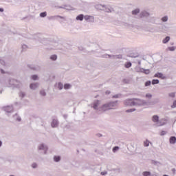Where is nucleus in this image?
Instances as JSON below:
<instances>
[{
	"instance_id": "1",
	"label": "nucleus",
	"mask_w": 176,
	"mask_h": 176,
	"mask_svg": "<svg viewBox=\"0 0 176 176\" xmlns=\"http://www.w3.org/2000/svg\"><path fill=\"white\" fill-rule=\"evenodd\" d=\"M118 105H119L118 100L110 101L102 105L101 109L103 112H106V111H111V109H116Z\"/></svg>"
},
{
	"instance_id": "2",
	"label": "nucleus",
	"mask_w": 176,
	"mask_h": 176,
	"mask_svg": "<svg viewBox=\"0 0 176 176\" xmlns=\"http://www.w3.org/2000/svg\"><path fill=\"white\" fill-rule=\"evenodd\" d=\"M7 87H19L20 86V81L15 79L8 80V83L6 84Z\"/></svg>"
},
{
	"instance_id": "3",
	"label": "nucleus",
	"mask_w": 176,
	"mask_h": 176,
	"mask_svg": "<svg viewBox=\"0 0 176 176\" xmlns=\"http://www.w3.org/2000/svg\"><path fill=\"white\" fill-rule=\"evenodd\" d=\"M47 146L45 144H41L37 147V151L39 153H43V155H46L47 153Z\"/></svg>"
},
{
	"instance_id": "4",
	"label": "nucleus",
	"mask_w": 176,
	"mask_h": 176,
	"mask_svg": "<svg viewBox=\"0 0 176 176\" xmlns=\"http://www.w3.org/2000/svg\"><path fill=\"white\" fill-rule=\"evenodd\" d=\"M133 99V107H142L144 104H146L145 100L140 98Z\"/></svg>"
},
{
	"instance_id": "5",
	"label": "nucleus",
	"mask_w": 176,
	"mask_h": 176,
	"mask_svg": "<svg viewBox=\"0 0 176 176\" xmlns=\"http://www.w3.org/2000/svg\"><path fill=\"white\" fill-rule=\"evenodd\" d=\"M101 104V100H95L93 103V105L91 106V108H94V109H95V111H102V109H101V107H100V105Z\"/></svg>"
},
{
	"instance_id": "6",
	"label": "nucleus",
	"mask_w": 176,
	"mask_h": 176,
	"mask_svg": "<svg viewBox=\"0 0 176 176\" xmlns=\"http://www.w3.org/2000/svg\"><path fill=\"white\" fill-rule=\"evenodd\" d=\"M4 111L6 113V115L10 116L12 113H13V106H6V107H4Z\"/></svg>"
},
{
	"instance_id": "7",
	"label": "nucleus",
	"mask_w": 176,
	"mask_h": 176,
	"mask_svg": "<svg viewBox=\"0 0 176 176\" xmlns=\"http://www.w3.org/2000/svg\"><path fill=\"white\" fill-rule=\"evenodd\" d=\"M124 105H125V107H134L133 99H126L125 100H124Z\"/></svg>"
},
{
	"instance_id": "8",
	"label": "nucleus",
	"mask_w": 176,
	"mask_h": 176,
	"mask_svg": "<svg viewBox=\"0 0 176 176\" xmlns=\"http://www.w3.org/2000/svg\"><path fill=\"white\" fill-rule=\"evenodd\" d=\"M103 12H105L106 13H112L113 12H115L113 8L109 6H105L103 8Z\"/></svg>"
},
{
	"instance_id": "9",
	"label": "nucleus",
	"mask_w": 176,
	"mask_h": 176,
	"mask_svg": "<svg viewBox=\"0 0 176 176\" xmlns=\"http://www.w3.org/2000/svg\"><path fill=\"white\" fill-rule=\"evenodd\" d=\"M85 21L88 23H94V16L90 15H85L84 17Z\"/></svg>"
},
{
	"instance_id": "10",
	"label": "nucleus",
	"mask_w": 176,
	"mask_h": 176,
	"mask_svg": "<svg viewBox=\"0 0 176 176\" xmlns=\"http://www.w3.org/2000/svg\"><path fill=\"white\" fill-rule=\"evenodd\" d=\"M138 72H141L142 74H145V75H149V74H151V70H149L148 69H146L144 68H140L139 71H138Z\"/></svg>"
},
{
	"instance_id": "11",
	"label": "nucleus",
	"mask_w": 176,
	"mask_h": 176,
	"mask_svg": "<svg viewBox=\"0 0 176 176\" xmlns=\"http://www.w3.org/2000/svg\"><path fill=\"white\" fill-rule=\"evenodd\" d=\"M58 19H62V20H65V17L59 16V15L51 16L50 17V20H58Z\"/></svg>"
},
{
	"instance_id": "12",
	"label": "nucleus",
	"mask_w": 176,
	"mask_h": 176,
	"mask_svg": "<svg viewBox=\"0 0 176 176\" xmlns=\"http://www.w3.org/2000/svg\"><path fill=\"white\" fill-rule=\"evenodd\" d=\"M109 58H113V60H120L122 59V55H107Z\"/></svg>"
},
{
	"instance_id": "13",
	"label": "nucleus",
	"mask_w": 176,
	"mask_h": 176,
	"mask_svg": "<svg viewBox=\"0 0 176 176\" xmlns=\"http://www.w3.org/2000/svg\"><path fill=\"white\" fill-rule=\"evenodd\" d=\"M146 21L147 23H152V24H155V21H156V19H155V17L153 16H148V18H146Z\"/></svg>"
},
{
	"instance_id": "14",
	"label": "nucleus",
	"mask_w": 176,
	"mask_h": 176,
	"mask_svg": "<svg viewBox=\"0 0 176 176\" xmlns=\"http://www.w3.org/2000/svg\"><path fill=\"white\" fill-rule=\"evenodd\" d=\"M30 87L32 90H36V89H38L39 87V83L38 82H34L30 84Z\"/></svg>"
},
{
	"instance_id": "15",
	"label": "nucleus",
	"mask_w": 176,
	"mask_h": 176,
	"mask_svg": "<svg viewBox=\"0 0 176 176\" xmlns=\"http://www.w3.org/2000/svg\"><path fill=\"white\" fill-rule=\"evenodd\" d=\"M149 12H146V11H142L140 14V16L141 17V19H142V17H146V19H148L149 17Z\"/></svg>"
},
{
	"instance_id": "16",
	"label": "nucleus",
	"mask_w": 176,
	"mask_h": 176,
	"mask_svg": "<svg viewBox=\"0 0 176 176\" xmlns=\"http://www.w3.org/2000/svg\"><path fill=\"white\" fill-rule=\"evenodd\" d=\"M146 103H144V105H155V104H157V102H159V100H157V101H146L145 100Z\"/></svg>"
},
{
	"instance_id": "17",
	"label": "nucleus",
	"mask_w": 176,
	"mask_h": 176,
	"mask_svg": "<svg viewBox=\"0 0 176 176\" xmlns=\"http://www.w3.org/2000/svg\"><path fill=\"white\" fill-rule=\"evenodd\" d=\"M154 78H160V79H166V76L162 73L158 72L154 75Z\"/></svg>"
},
{
	"instance_id": "18",
	"label": "nucleus",
	"mask_w": 176,
	"mask_h": 176,
	"mask_svg": "<svg viewBox=\"0 0 176 176\" xmlns=\"http://www.w3.org/2000/svg\"><path fill=\"white\" fill-rule=\"evenodd\" d=\"M12 119L16 122H21V118L17 113L12 115Z\"/></svg>"
},
{
	"instance_id": "19",
	"label": "nucleus",
	"mask_w": 176,
	"mask_h": 176,
	"mask_svg": "<svg viewBox=\"0 0 176 176\" xmlns=\"http://www.w3.org/2000/svg\"><path fill=\"white\" fill-rule=\"evenodd\" d=\"M105 5L102 4H96L95 6V8H96L97 10H104V7Z\"/></svg>"
},
{
	"instance_id": "20",
	"label": "nucleus",
	"mask_w": 176,
	"mask_h": 176,
	"mask_svg": "<svg viewBox=\"0 0 176 176\" xmlns=\"http://www.w3.org/2000/svg\"><path fill=\"white\" fill-rule=\"evenodd\" d=\"M52 127H57L58 126V120L54 119L51 123Z\"/></svg>"
},
{
	"instance_id": "21",
	"label": "nucleus",
	"mask_w": 176,
	"mask_h": 176,
	"mask_svg": "<svg viewBox=\"0 0 176 176\" xmlns=\"http://www.w3.org/2000/svg\"><path fill=\"white\" fill-rule=\"evenodd\" d=\"M83 19H85V15L80 14L76 16V20H77V21H83Z\"/></svg>"
},
{
	"instance_id": "22",
	"label": "nucleus",
	"mask_w": 176,
	"mask_h": 176,
	"mask_svg": "<svg viewBox=\"0 0 176 176\" xmlns=\"http://www.w3.org/2000/svg\"><path fill=\"white\" fill-rule=\"evenodd\" d=\"M170 144H175L176 142V138L175 136H171L169 139Z\"/></svg>"
},
{
	"instance_id": "23",
	"label": "nucleus",
	"mask_w": 176,
	"mask_h": 176,
	"mask_svg": "<svg viewBox=\"0 0 176 176\" xmlns=\"http://www.w3.org/2000/svg\"><path fill=\"white\" fill-rule=\"evenodd\" d=\"M170 36H167L166 38H164L163 40H162V43L164 44H166V43H168V42H170Z\"/></svg>"
},
{
	"instance_id": "24",
	"label": "nucleus",
	"mask_w": 176,
	"mask_h": 176,
	"mask_svg": "<svg viewBox=\"0 0 176 176\" xmlns=\"http://www.w3.org/2000/svg\"><path fill=\"white\" fill-rule=\"evenodd\" d=\"M152 120L154 122V123H157V122H159V116H153Z\"/></svg>"
},
{
	"instance_id": "25",
	"label": "nucleus",
	"mask_w": 176,
	"mask_h": 176,
	"mask_svg": "<svg viewBox=\"0 0 176 176\" xmlns=\"http://www.w3.org/2000/svg\"><path fill=\"white\" fill-rule=\"evenodd\" d=\"M138 13H140L139 8L135 9L132 11V14H133L134 16H137V14H138Z\"/></svg>"
},
{
	"instance_id": "26",
	"label": "nucleus",
	"mask_w": 176,
	"mask_h": 176,
	"mask_svg": "<svg viewBox=\"0 0 176 176\" xmlns=\"http://www.w3.org/2000/svg\"><path fill=\"white\" fill-rule=\"evenodd\" d=\"M60 160H61V157H60L58 155L54 157V162H56V163H58V162H60Z\"/></svg>"
},
{
	"instance_id": "27",
	"label": "nucleus",
	"mask_w": 176,
	"mask_h": 176,
	"mask_svg": "<svg viewBox=\"0 0 176 176\" xmlns=\"http://www.w3.org/2000/svg\"><path fill=\"white\" fill-rule=\"evenodd\" d=\"M64 87V85H63L62 82H58L57 85V88L58 90H63V88Z\"/></svg>"
},
{
	"instance_id": "28",
	"label": "nucleus",
	"mask_w": 176,
	"mask_h": 176,
	"mask_svg": "<svg viewBox=\"0 0 176 176\" xmlns=\"http://www.w3.org/2000/svg\"><path fill=\"white\" fill-rule=\"evenodd\" d=\"M162 21H163V23H166L167 21H168V16H164L161 19Z\"/></svg>"
},
{
	"instance_id": "29",
	"label": "nucleus",
	"mask_w": 176,
	"mask_h": 176,
	"mask_svg": "<svg viewBox=\"0 0 176 176\" xmlns=\"http://www.w3.org/2000/svg\"><path fill=\"white\" fill-rule=\"evenodd\" d=\"M40 95L42 97H46V91H45V89L41 90L40 91Z\"/></svg>"
},
{
	"instance_id": "30",
	"label": "nucleus",
	"mask_w": 176,
	"mask_h": 176,
	"mask_svg": "<svg viewBox=\"0 0 176 176\" xmlns=\"http://www.w3.org/2000/svg\"><path fill=\"white\" fill-rule=\"evenodd\" d=\"M50 60H52V61H56V60H57V55L54 54V55H52L50 57Z\"/></svg>"
},
{
	"instance_id": "31",
	"label": "nucleus",
	"mask_w": 176,
	"mask_h": 176,
	"mask_svg": "<svg viewBox=\"0 0 176 176\" xmlns=\"http://www.w3.org/2000/svg\"><path fill=\"white\" fill-rule=\"evenodd\" d=\"M64 89H65V90H68V89H71L70 84H65L64 85Z\"/></svg>"
},
{
	"instance_id": "32",
	"label": "nucleus",
	"mask_w": 176,
	"mask_h": 176,
	"mask_svg": "<svg viewBox=\"0 0 176 176\" xmlns=\"http://www.w3.org/2000/svg\"><path fill=\"white\" fill-rule=\"evenodd\" d=\"M149 144H151V142H149L148 140H146L144 142V146H149Z\"/></svg>"
},
{
	"instance_id": "33",
	"label": "nucleus",
	"mask_w": 176,
	"mask_h": 176,
	"mask_svg": "<svg viewBox=\"0 0 176 176\" xmlns=\"http://www.w3.org/2000/svg\"><path fill=\"white\" fill-rule=\"evenodd\" d=\"M143 176H151V172L149 171H144L142 173Z\"/></svg>"
},
{
	"instance_id": "34",
	"label": "nucleus",
	"mask_w": 176,
	"mask_h": 176,
	"mask_svg": "<svg viewBox=\"0 0 176 176\" xmlns=\"http://www.w3.org/2000/svg\"><path fill=\"white\" fill-rule=\"evenodd\" d=\"M159 80L158 79H153L152 80V85H159Z\"/></svg>"
},
{
	"instance_id": "35",
	"label": "nucleus",
	"mask_w": 176,
	"mask_h": 176,
	"mask_svg": "<svg viewBox=\"0 0 176 176\" xmlns=\"http://www.w3.org/2000/svg\"><path fill=\"white\" fill-rule=\"evenodd\" d=\"M120 97H122V94H118L113 95L112 96V98H120Z\"/></svg>"
},
{
	"instance_id": "36",
	"label": "nucleus",
	"mask_w": 176,
	"mask_h": 176,
	"mask_svg": "<svg viewBox=\"0 0 176 176\" xmlns=\"http://www.w3.org/2000/svg\"><path fill=\"white\" fill-rule=\"evenodd\" d=\"M46 16H47V12H46L40 13V17H46Z\"/></svg>"
},
{
	"instance_id": "37",
	"label": "nucleus",
	"mask_w": 176,
	"mask_h": 176,
	"mask_svg": "<svg viewBox=\"0 0 176 176\" xmlns=\"http://www.w3.org/2000/svg\"><path fill=\"white\" fill-rule=\"evenodd\" d=\"M136 111L135 109H129L126 110V112L127 113H130L134 112V111Z\"/></svg>"
},
{
	"instance_id": "38",
	"label": "nucleus",
	"mask_w": 176,
	"mask_h": 176,
	"mask_svg": "<svg viewBox=\"0 0 176 176\" xmlns=\"http://www.w3.org/2000/svg\"><path fill=\"white\" fill-rule=\"evenodd\" d=\"M152 164H154L155 166H157L158 164H160V162L155 161V160H152L151 161Z\"/></svg>"
},
{
	"instance_id": "39",
	"label": "nucleus",
	"mask_w": 176,
	"mask_h": 176,
	"mask_svg": "<svg viewBox=\"0 0 176 176\" xmlns=\"http://www.w3.org/2000/svg\"><path fill=\"white\" fill-rule=\"evenodd\" d=\"M131 62H128L126 63H125V68H130V67H131Z\"/></svg>"
},
{
	"instance_id": "40",
	"label": "nucleus",
	"mask_w": 176,
	"mask_h": 176,
	"mask_svg": "<svg viewBox=\"0 0 176 176\" xmlns=\"http://www.w3.org/2000/svg\"><path fill=\"white\" fill-rule=\"evenodd\" d=\"M25 96V93L23 91L19 92V97H21V98H24Z\"/></svg>"
},
{
	"instance_id": "41",
	"label": "nucleus",
	"mask_w": 176,
	"mask_h": 176,
	"mask_svg": "<svg viewBox=\"0 0 176 176\" xmlns=\"http://www.w3.org/2000/svg\"><path fill=\"white\" fill-rule=\"evenodd\" d=\"M176 47L173 46V47H168V50H170V52H174L175 50Z\"/></svg>"
},
{
	"instance_id": "42",
	"label": "nucleus",
	"mask_w": 176,
	"mask_h": 176,
	"mask_svg": "<svg viewBox=\"0 0 176 176\" xmlns=\"http://www.w3.org/2000/svg\"><path fill=\"white\" fill-rule=\"evenodd\" d=\"M119 149V146H116L113 148V152L115 153L116 152H118V150Z\"/></svg>"
},
{
	"instance_id": "43",
	"label": "nucleus",
	"mask_w": 176,
	"mask_h": 176,
	"mask_svg": "<svg viewBox=\"0 0 176 176\" xmlns=\"http://www.w3.org/2000/svg\"><path fill=\"white\" fill-rule=\"evenodd\" d=\"M152 82H151V80H148L145 82V86L146 87H148V86H151Z\"/></svg>"
},
{
	"instance_id": "44",
	"label": "nucleus",
	"mask_w": 176,
	"mask_h": 176,
	"mask_svg": "<svg viewBox=\"0 0 176 176\" xmlns=\"http://www.w3.org/2000/svg\"><path fill=\"white\" fill-rule=\"evenodd\" d=\"M157 126H164V122H162V121H158L157 122Z\"/></svg>"
},
{
	"instance_id": "45",
	"label": "nucleus",
	"mask_w": 176,
	"mask_h": 176,
	"mask_svg": "<svg viewBox=\"0 0 176 176\" xmlns=\"http://www.w3.org/2000/svg\"><path fill=\"white\" fill-rule=\"evenodd\" d=\"M169 97H171L172 98H174L175 97V93L172 92L168 94Z\"/></svg>"
},
{
	"instance_id": "46",
	"label": "nucleus",
	"mask_w": 176,
	"mask_h": 176,
	"mask_svg": "<svg viewBox=\"0 0 176 176\" xmlns=\"http://www.w3.org/2000/svg\"><path fill=\"white\" fill-rule=\"evenodd\" d=\"M32 79L33 80H36L38 79V76L37 75H32Z\"/></svg>"
},
{
	"instance_id": "47",
	"label": "nucleus",
	"mask_w": 176,
	"mask_h": 176,
	"mask_svg": "<svg viewBox=\"0 0 176 176\" xmlns=\"http://www.w3.org/2000/svg\"><path fill=\"white\" fill-rule=\"evenodd\" d=\"M38 167V164L37 163H33L32 164V168H36Z\"/></svg>"
},
{
	"instance_id": "48",
	"label": "nucleus",
	"mask_w": 176,
	"mask_h": 176,
	"mask_svg": "<svg viewBox=\"0 0 176 176\" xmlns=\"http://www.w3.org/2000/svg\"><path fill=\"white\" fill-rule=\"evenodd\" d=\"M145 97H146V98H152V94H146Z\"/></svg>"
},
{
	"instance_id": "49",
	"label": "nucleus",
	"mask_w": 176,
	"mask_h": 176,
	"mask_svg": "<svg viewBox=\"0 0 176 176\" xmlns=\"http://www.w3.org/2000/svg\"><path fill=\"white\" fill-rule=\"evenodd\" d=\"M27 47H28L27 46V45H25V44L22 45V50H23V51L27 49Z\"/></svg>"
},
{
	"instance_id": "50",
	"label": "nucleus",
	"mask_w": 176,
	"mask_h": 176,
	"mask_svg": "<svg viewBox=\"0 0 176 176\" xmlns=\"http://www.w3.org/2000/svg\"><path fill=\"white\" fill-rule=\"evenodd\" d=\"M167 134V132L165 131H162L160 133V135H166Z\"/></svg>"
},
{
	"instance_id": "51",
	"label": "nucleus",
	"mask_w": 176,
	"mask_h": 176,
	"mask_svg": "<svg viewBox=\"0 0 176 176\" xmlns=\"http://www.w3.org/2000/svg\"><path fill=\"white\" fill-rule=\"evenodd\" d=\"M171 108H176V100L173 102V105L171 106Z\"/></svg>"
},
{
	"instance_id": "52",
	"label": "nucleus",
	"mask_w": 176,
	"mask_h": 176,
	"mask_svg": "<svg viewBox=\"0 0 176 176\" xmlns=\"http://www.w3.org/2000/svg\"><path fill=\"white\" fill-rule=\"evenodd\" d=\"M65 9H66L67 10H72V8L70 6H66V8H65Z\"/></svg>"
},
{
	"instance_id": "53",
	"label": "nucleus",
	"mask_w": 176,
	"mask_h": 176,
	"mask_svg": "<svg viewBox=\"0 0 176 176\" xmlns=\"http://www.w3.org/2000/svg\"><path fill=\"white\" fill-rule=\"evenodd\" d=\"M107 174H108V172H107V171H103V172L100 173V175H107Z\"/></svg>"
},
{
	"instance_id": "54",
	"label": "nucleus",
	"mask_w": 176,
	"mask_h": 176,
	"mask_svg": "<svg viewBox=\"0 0 176 176\" xmlns=\"http://www.w3.org/2000/svg\"><path fill=\"white\" fill-rule=\"evenodd\" d=\"M0 64H1V65H5V60L0 59Z\"/></svg>"
},
{
	"instance_id": "55",
	"label": "nucleus",
	"mask_w": 176,
	"mask_h": 176,
	"mask_svg": "<svg viewBox=\"0 0 176 176\" xmlns=\"http://www.w3.org/2000/svg\"><path fill=\"white\" fill-rule=\"evenodd\" d=\"M0 74H5V70L2 69H0Z\"/></svg>"
},
{
	"instance_id": "56",
	"label": "nucleus",
	"mask_w": 176,
	"mask_h": 176,
	"mask_svg": "<svg viewBox=\"0 0 176 176\" xmlns=\"http://www.w3.org/2000/svg\"><path fill=\"white\" fill-rule=\"evenodd\" d=\"M106 94L109 95L111 94V91H106Z\"/></svg>"
},
{
	"instance_id": "57",
	"label": "nucleus",
	"mask_w": 176,
	"mask_h": 176,
	"mask_svg": "<svg viewBox=\"0 0 176 176\" xmlns=\"http://www.w3.org/2000/svg\"><path fill=\"white\" fill-rule=\"evenodd\" d=\"M2 146V141L0 140V148Z\"/></svg>"
},
{
	"instance_id": "58",
	"label": "nucleus",
	"mask_w": 176,
	"mask_h": 176,
	"mask_svg": "<svg viewBox=\"0 0 176 176\" xmlns=\"http://www.w3.org/2000/svg\"><path fill=\"white\" fill-rule=\"evenodd\" d=\"M3 10H4L3 8H0V12H3Z\"/></svg>"
},
{
	"instance_id": "59",
	"label": "nucleus",
	"mask_w": 176,
	"mask_h": 176,
	"mask_svg": "<svg viewBox=\"0 0 176 176\" xmlns=\"http://www.w3.org/2000/svg\"><path fill=\"white\" fill-rule=\"evenodd\" d=\"M139 65H141V61L138 62Z\"/></svg>"
},
{
	"instance_id": "60",
	"label": "nucleus",
	"mask_w": 176,
	"mask_h": 176,
	"mask_svg": "<svg viewBox=\"0 0 176 176\" xmlns=\"http://www.w3.org/2000/svg\"><path fill=\"white\" fill-rule=\"evenodd\" d=\"M60 8V9H64V8H63V7H59Z\"/></svg>"
},
{
	"instance_id": "61",
	"label": "nucleus",
	"mask_w": 176,
	"mask_h": 176,
	"mask_svg": "<svg viewBox=\"0 0 176 176\" xmlns=\"http://www.w3.org/2000/svg\"><path fill=\"white\" fill-rule=\"evenodd\" d=\"M173 171H175V168H173Z\"/></svg>"
},
{
	"instance_id": "62",
	"label": "nucleus",
	"mask_w": 176,
	"mask_h": 176,
	"mask_svg": "<svg viewBox=\"0 0 176 176\" xmlns=\"http://www.w3.org/2000/svg\"><path fill=\"white\" fill-rule=\"evenodd\" d=\"M42 42V43H45V42L44 41H41Z\"/></svg>"
},
{
	"instance_id": "63",
	"label": "nucleus",
	"mask_w": 176,
	"mask_h": 176,
	"mask_svg": "<svg viewBox=\"0 0 176 176\" xmlns=\"http://www.w3.org/2000/svg\"><path fill=\"white\" fill-rule=\"evenodd\" d=\"M44 41H47L46 38H44Z\"/></svg>"
}]
</instances>
